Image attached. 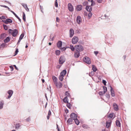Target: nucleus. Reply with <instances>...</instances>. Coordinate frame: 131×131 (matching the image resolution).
I'll use <instances>...</instances> for the list:
<instances>
[{
	"label": "nucleus",
	"mask_w": 131,
	"mask_h": 131,
	"mask_svg": "<svg viewBox=\"0 0 131 131\" xmlns=\"http://www.w3.org/2000/svg\"><path fill=\"white\" fill-rule=\"evenodd\" d=\"M75 48L76 51L79 52L82 51L84 50L83 46L81 45H78L75 46Z\"/></svg>",
	"instance_id": "1"
},
{
	"label": "nucleus",
	"mask_w": 131,
	"mask_h": 131,
	"mask_svg": "<svg viewBox=\"0 0 131 131\" xmlns=\"http://www.w3.org/2000/svg\"><path fill=\"white\" fill-rule=\"evenodd\" d=\"M66 61V59L64 56H61L59 59V63L62 64Z\"/></svg>",
	"instance_id": "2"
},
{
	"label": "nucleus",
	"mask_w": 131,
	"mask_h": 131,
	"mask_svg": "<svg viewBox=\"0 0 131 131\" xmlns=\"http://www.w3.org/2000/svg\"><path fill=\"white\" fill-rule=\"evenodd\" d=\"M83 61L88 64H90L91 62L90 58L88 57H84L83 59Z\"/></svg>",
	"instance_id": "3"
},
{
	"label": "nucleus",
	"mask_w": 131,
	"mask_h": 131,
	"mask_svg": "<svg viewBox=\"0 0 131 131\" xmlns=\"http://www.w3.org/2000/svg\"><path fill=\"white\" fill-rule=\"evenodd\" d=\"M79 40L78 37L74 36L72 39V42L73 44H75L77 43Z\"/></svg>",
	"instance_id": "4"
},
{
	"label": "nucleus",
	"mask_w": 131,
	"mask_h": 131,
	"mask_svg": "<svg viewBox=\"0 0 131 131\" xmlns=\"http://www.w3.org/2000/svg\"><path fill=\"white\" fill-rule=\"evenodd\" d=\"M68 9L70 12H72L74 10V8L73 6L71 3H69L68 4Z\"/></svg>",
	"instance_id": "5"
},
{
	"label": "nucleus",
	"mask_w": 131,
	"mask_h": 131,
	"mask_svg": "<svg viewBox=\"0 0 131 131\" xmlns=\"http://www.w3.org/2000/svg\"><path fill=\"white\" fill-rule=\"evenodd\" d=\"M74 34V31L73 29L71 28L70 29L69 31V37L70 38L72 37L73 36Z\"/></svg>",
	"instance_id": "6"
},
{
	"label": "nucleus",
	"mask_w": 131,
	"mask_h": 131,
	"mask_svg": "<svg viewBox=\"0 0 131 131\" xmlns=\"http://www.w3.org/2000/svg\"><path fill=\"white\" fill-rule=\"evenodd\" d=\"M2 21L6 24H7L8 23H11L13 22L12 20L10 18L7 19L5 20H2Z\"/></svg>",
	"instance_id": "7"
},
{
	"label": "nucleus",
	"mask_w": 131,
	"mask_h": 131,
	"mask_svg": "<svg viewBox=\"0 0 131 131\" xmlns=\"http://www.w3.org/2000/svg\"><path fill=\"white\" fill-rule=\"evenodd\" d=\"M52 79L53 82L56 87H58V81L57 79L55 76H52Z\"/></svg>",
	"instance_id": "8"
},
{
	"label": "nucleus",
	"mask_w": 131,
	"mask_h": 131,
	"mask_svg": "<svg viewBox=\"0 0 131 131\" xmlns=\"http://www.w3.org/2000/svg\"><path fill=\"white\" fill-rule=\"evenodd\" d=\"M70 117L72 119L74 120L77 119V116L75 113H73L71 114Z\"/></svg>",
	"instance_id": "9"
},
{
	"label": "nucleus",
	"mask_w": 131,
	"mask_h": 131,
	"mask_svg": "<svg viewBox=\"0 0 131 131\" xmlns=\"http://www.w3.org/2000/svg\"><path fill=\"white\" fill-rule=\"evenodd\" d=\"M82 6L81 5H79L77 6L76 9L77 11H79L82 10Z\"/></svg>",
	"instance_id": "10"
},
{
	"label": "nucleus",
	"mask_w": 131,
	"mask_h": 131,
	"mask_svg": "<svg viewBox=\"0 0 131 131\" xmlns=\"http://www.w3.org/2000/svg\"><path fill=\"white\" fill-rule=\"evenodd\" d=\"M113 106L114 110L116 111H117L119 110L118 106V105L115 103H114L113 104Z\"/></svg>",
	"instance_id": "11"
},
{
	"label": "nucleus",
	"mask_w": 131,
	"mask_h": 131,
	"mask_svg": "<svg viewBox=\"0 0 131 131\" xmlns=\"http://www.w3.org/2000/svg\"><path fill=\"white\" fill-rule=\"evenodd\" d=\"M85 9L87 11L89 12H91L92 10V7L90 5H89L88 6H86Z\"/></svg>",
	"instance_id": "12"
},
{
	"label": "nucleus",
	"mask_w": 131,
	"mask_h": 131,
	"mask_svg": "<svg viewBox=\"0 0 131 131\" xmlns=\"http://www.w3.org/2000/svg\"><path fill=\"white\" fill-rule=\"evenodd\" d=\"M74 56L75 58H78L80 56V52L76 50L74 52Z\"/></svg>",
	"instance_id": "13"
},
{
	"label": "nucleus",
	"mask_w": 131,
	"mask_h": 131,
	"mask_svg": "<svg viewBox=\"0 0 131 131\" xmlns=\"http://www.w3.org/2000/svg\"><path fill=\"white\" fill-rule=\"evenodd\" d=\"M77 23L80 24L81 22V18L79 16H78L77 18Z\"/></svg>",
	"instance_id": "14"
},
{
	"label": "nucleus",
	"mask_w": 131,
	"mask_h": 131,
	"mask_svg": "<svg viewBox=\"0 0 131 131\" xmlns=\"http://www.w3.org/2000/svg\"><path fill=\"white\" fill-rule=\"evenodd\" d=\"M18 33V30L16 29H14L13 31V32L12 34V35L13 37H15L17 34Z\"/></svg>",
	"instance_id": "15"
},
{
	"label": "nucleus",
	"mask_w": 131,
	"mask_h": 131,
	"mask_svg": "<svg viewBox=\"0 0 131 131\" xmlns=\"http://www.w3.org/2000/svg\"><path fill=\"white\" fill-rule=\"evenodd\" d=\"M7 93L9 95L8 96V98L9 99L12 96L13 93V91L12 90H10L8 91Z\"/></svg>",
	"instance_id": "16"
},
{
	"label": "nucleus",
	"mask_w": 131,
	"mask_h": 131,
	"mask_svg": "<svg viewBox=\"0 0 131 131\" xmlns=\"http://www.w3.org/2000/svg\"><path fill=\"white\" fill-rule=\"evenodd\" d=\"M111 87V94L112 96L114 97L115 96V94L114 91L113 90L112 88Z\"/></svg>",
	"instance_id": "17"
},
{
	"label": "nucleus",
	"mask_w": 131,
	"mask_h": 131,
	"mask_svg": "<svg viewBox=\"0 0 131 131\" xmlns=\"http://www.w3.org/2000/svg\"><path fill=\"white\" fill-rule=\"evenodd\" d=\"M62 45V42L61 41H59L57 42V46L58 48L61 47Z\"/></svg>",
	"instance_id": "18"
},
{
	"label": "nucleus",
	"mask_w": 131,
	"mask_h": 131,
	"mask_svg": "<svg viewBox=\"0 0 131 131\" xmlns=\"http://www.w3.org/2000/svg\"><path fill=\"white\" fill-rule=\"evenodd\" d=\"M116 124L117 126L120 127L121 126V123L118 120H117L116 121Z\"/></svg>",
	"instance_id": "19"
},
{
	"label": "nucleus",
	"mask_w": 131,
	"mask_h": 131,
	"mask_svg": "<svg viewBox=\"0 0 131 131\" xmlns=\"http://www.w3.org/2000/svg\"><path fill=\"white\" fill-rule=\"evenodd\" d=\"M111 123V121H110L109 122H106V127L107 128H108L110 126Z\"/></svg>",
	"instance_id": "20"
},
{
	"label": "nucleus",
	"mask_w": 131,
	"mask_h": 131,
	"mask_svg": "<svg viewBox=\"0 0 131 131\" xmlns=\"http://www.w3.org/2000/svg\"><path fill=\"white\" fill-rule=\"evenodd\" d=\"M67 73V71L65 69L63 71L61 72L60 73V75L62 76H63V77H64V76L66 75Z\"/></svg>",
	"instance_id": "21"
},
{
	"label": "nucleus",
	"mask_w": 131,
	"mask_h": 131,
	"mask_svg": "<svg viewBox=\"0 0 131 131\" xmlns=\"http://www.w3.org/2000/svg\"><path fill=\"white\" fill-rule=\"evenodd\" d=\"M4 104V102L2 100H0V109L3 108Z\"/></svg>",
	"instance_id": "22"
},
{
	"label": "nucleus",
	"mask_w": 131,
	"mask_h": 131,
	"mask_svg": "<svg viewBox=\"0 0 131 131\" xmlns=\"http://www.w3.org/2000/svg\"><path fill=\"white\" fill-rule=\"evenodd\" d=\"M72 119L71 118H69L67 121V123L69 125L71 124L73 121Z\"/></svg>",
	"instance_id": "23"
},
{
	"label": "nucleus",
	"mask_w": 131,
	"mask_h": 131,
	"mask_svg": "<svg viewBox=\"0 0 131 131\" xmlns=\"http://www.w3.org/2000/svg\"><path fill=\"white\" fill-rule=\"evenodd\" d=\"M10 37H7L4 40V42L7 43L9 42L10 40Z\"/></svg>",
	"instance_id": "24"
},
{
	"label": "nucleus",
	"mask_w": 131,
	"mask_h": 131,
	"mask_svg": "<svg viewBox=\"0 0 131 131\" xmlns=\"http://www.w3.org/2000/svg\"><path fill=\"white\" fill-rule=\"evenodd\" d=\"M63 101L65 103H68V100L67 96H66L63 99Z\"/></svg>",
	"instance_id": "25"
},
{
	"label": "nucleus",
	"mask_w": 131,
	"mask_h": 131,
	"mask_svg": "<svg viewBox=\"0 0 131 131\" xmlns=\"http://www.w3.org/2000/svg\"><path fill=\"white\" fill-rule=\"evenodd\" d=\"M62 86V83L61 82H59L58 83V87H56L57 88H61Z\"/></svg>",
	"instance_id": "26"
},
{
	"label": "nucleus",
	"mask_w": 131,
	"mask_h": 131,
	"mask_svg": "<svg viewBox=\"0 0 131 131\" xmlns=\"http://www.w3.org/2000/svg\"><path fill=\"white\" fill-rule=\"evenodd\" d=\"M12 13L18 19L19 21L20 22H21V19L14 12H12Z\"/></svg>",
	"instance_id": "27"
},
{
	"label": "nucleus",
	"mask_w": 131,
	"mask_h": 131,
	"mask_svg": "<svg viewBox=\"0 0 131 131\" xmlns=\"http://www.w3.org/2000/svg\"><path fill=\"white\" fill-rule=\"evenodd\" d=\"M92 69L93 71L96 72L97 70V69L95 65H92Z\"/></svg>",
	"instance_id": "28"
},
{
	"label": "nucleus",
	"mask_w": 131,
	"mask_h": 131,
	"mask_svg": "<svg viewBox=\"0 0 131 131\" xmlns=\"http://www.w3.org/2000/svg\"><path fill=\"white\" fill-rule=\"evenodd\" d=\"M83 6H88L89 5V2L87 1H85L83 3Z\"/></svg>",
	"instance_id": "29"
},
{
	"label": "nucleus",
	"mask_w": 131,
	"mask_h": 131,
	"mask_svg": "<svg viewBox=\"0 0 131 131\" xmlns=\"http://www.w3.org/2000/svg\"><path fill=\"white\" fill-rule=\"evenodd\" d=\"M74 120V122H75V123L77 125H78L79 123L80 122L77 119H77H75Z\"/></svg>",
	"instance_id": "30"
},
{
	"label": "nucleus",
	"mask_w": 131,
	"mask_h": 131,
	"mask_svg": "<svg viewBox=\"0 0 131 131\" xmlns=\"http://www.w3.org/2000/svg\"><path fill=\"white\" fill-rule=\"evenodd\" d=\"M23 19L24 21H26V16L24 12H23Z\"/></svg>",
	"instance_id": "31"
},
{
	"label": "nucleus",
	"mask_w": 131,
	"mask_h": 131,
	"mask_svg": "<svg viewBox=\"0 0 131 131\" xmlns=\"http://www.w3.org/2000/svg\"><path fill=\"white\" fill-rule=\"evenodd\" d=\"M20 126V124L19 123H17L16 124L15 126V128L18 129Z\"/></svg>",
	"instance_id": "32"
},
{
	"label": "nucleus",
	"mask_w": 131,
	"mask_h": 131,
	"mask_svg": "<svg viewBox=\"0 0 131 131\" xmlns=\"http://www.w3.org/2000/svg\"><path fill=\"white\" fill-rule=\"evenodd\" d=\"M67 106L69 108H71V104L70 103H67Z\"/></svg>",
	"instance_id": "33"
},
{
	"label": "nucleus",
	"mask_w": 131,
	"mask_h": 131,
	"mask_svg": "<svg viewBox=\"0 0 131 131\" xmlns=\"http://www.w3.org/2000/svg\"><path fill=\"white\" fill-rule=\"evenodd\" d=\"M103 91L105 93L107 91V88L105 86H103Z\"/></svg>",
	"instance_id": "34"
},
{
	"label": "nucleus",
	"mask_w": 131,
	"mask_h": 131,
	"mask_svg": "<svg viewBox=\"0 0 131 131\" xmlns=\"http://www.w3.org/2000/svg\"><path fill=\"white\" fill-rule=\"evenodd\" d=\"M60 53V51L59 50H56V54L57 55H59Z\"/></svg>",
	"instance_id": "35"
},
{
	"label": "nucleus",
	"mask_w": 131,
	"mask_h": 131,
	"mask_svg": "<svg viewBox=\"0 0 131 131\" xmlns=\"http://www.w3.org/2000/svg\"><path fill=\"white\" fill-rule=\"evenodd\" d=\"M113 113H111L109 114V115L108 116V117L110 118H112L113 117Z\"/></svg>",
	"instance_id": "36"
},
{
	"label": "nucleus",
	"mask_w": 131,
	"mask_h": 131,
	"mask_svg": "<svg viewBox=\"0 0 131 131\" xmlns=\"http://www.w3.org/2000/svg\"><path fill=\"white\" fill-rule=\"evenodd\" d=\"M63 77H63V76H62L61 75H60L59 77V80L61 81H63Z\"/></svg>",
	"instance_id": "37"
},
{
	"label": "nucleus",
	"mask_w": 131,
	"mask_h": 131,
	"mask_svg": "<svg viewBox=\"0 0 131 131\" xmlns=\"http://www.w3.org/2000/svg\"><path fill=\"white\" fill-rule=\"evenodd\" d=\"M99 94L100 95H103V94H105V93L104 91L103 92V91H100L99 92Z\"/></svg>",
	"instance_id": "38"
},
{
	"label": "nucleus",
	"mask_w": 131,
	"mask_h": 131,
	"mask_svg": "<svg viewBox=\"0 0 131 131\" xmlns=\"http://www.w3.org/2000/svg\"><path fill=\"white\" fill-rule=\"evenodd\" d=\"M70 48L72 51H73L74 50L75 48V47H74L73 46L71 45H70Z\"/></svg>",
	"instance_id": "39"
},
{
	"label": "nucleus",
	"mask_w": 131,
	"mask_h": 131,
	"mask_svg": "<svg viewBox=\"0 0 131 131\" xmlns=\"http://www.w3.org/2000/svg\"><path fill=\"white\" fill-rule=\"evenodd\" d=\"M82 127L83 128L85 129H87L89 128L87 125L85 124L83 125Z\"/></svg>",
	"instance_id": "40"
},
{
	"label": "nucleus",
	"mask_w": 131,
	"mask_h": 131,
	"mask_svg": "<svg viewBox=\"0 0 131 131\" xmlns=\"http://www.w3.org/2000/svg\"><path fill=\"white\" fill-rule=\"evenodd\" d=\"M65 95L66 96H67V97L68 96H69L70 95V94L68 91H66L65 92Z\"/></svg>",
	"instance_id": "41"
},
{
	"label": "nucleus",
	"mask_w": 131,
	"mask_h": 131,
	"mask_svg": "<svg viewBox=\"0 0 131 131\" xmlns=\"http://www.w3.org/2000/svg\"><path fill=\"white\" fill-rule=\"evenodd\" d=\"M24 36V34L23 33H22V34L20 35L19 39H22Z\"/></svg>",
	"instance_id": "42"
},
{
	"label": "nucleus",
	"mask_w": 131,
	"mask_h": 131,
	"mask_svg": "<svg viewBox=\"0 0 131 131\" xmlns=\"http://www.w3.org/2000/svg\"><path fill=\"white\" fill-rule=\"evenodd\" d=\"M94 71H91V72L89 73V75L90 76H91V75H94Z\"/></svg>",
	"instance_id": "43"
},
{
	"label": "nucleus",
	"mask_w": 131,
	"mask_h": 131,
	"mask_svg": "<svg viewBox=\"0 0 131 131\" xmlns=\"http://www.w3.org/2000/svg\"><path fill=\"white\" fill-rule=\"evenodd\" d=\"M4 29L6 30H7V29L8 27L6 25L3 24V25Z\"/></svg>",
	"instance_id": "44"
},
{
	"label": "nucleus",
	"mask_w": 131,
	"mask_h": 131,
	"mask_svg": "<svg viewBox=\"0 0 131 131\" xmlns=\"http://www.w3.org/2000/svg\"><path fill=\"white\" fill-rule=\"evenodd\" d=\"M21 4L25 8H26L27 7V6L26 4L22 3Z\"/></svg>",
	"instance_id": "45"
},
{
	"label": "nucleus",
	"mask_w": 131,
	"mask_h": 131,
	"mask_svg": "<svg viewBox=\"0 0 131 131\" xmlns=\"http://www.w3.org/2000/svg\"><path fill=\"white\" fill-rule=\"evenodd\" d=\"M6 34L5 33L2 34L1 35V38H4Z\"/></svg>",
	"instance_id": "46"
},
{
	"label": "nucleus",
	"mask_w": 131,
	"mask_h": 131,
	"mask_svg": "<svg viewBox=\"0 0 131 131\" xmlns=\"http://www.w3.org/2000/svg\"><path fill=\"white\" fill-rule=\"evenodd\" d=\"M13 32V30L11 29H9L8 30V32L9 34H12Z\"/></svg>",
	"instance_id": "47"
},
{
	"label": "nucleus",
	"mask_w": 131,
	"mask_h": 131,
	"mask_svg": "<svg viewBox=\"0 0 131 131\" xmlns=\"http://www.w3.org/2000/svg\"><path fill=\"white\" fill-rule=\"evenodd\" d=\"M92 13L90 12L88 14V17L89 18H90L92 16Z\"/></svg>",
	"instance_id": "48"
},
{
	"label": "nucleus",
	"mask_w": 131,
	"mask_h": 131,
	"mask_svg": "<svg viewBox=\"0 0 131 131\" xmlns=\"http://www.w3.org/2000/svg\"><path fill=\"white\" fill-rule=\"evenodd\" d=\"M55 6L56 7H57L58 6V3L57 0H56L55 2Z\"/></svg>",
	"instance_id": "49"
},
{
	"label": "nucleus",
	"mask_w": 131,
	"mask_h": 131,
	"mask_svg": "<svg viewBox=\"0 0 131 131\" xmlns=\"http://www.w3.org/2000/svg\"><path fill=\"white\" fill-rule=\"evenodd\" d=\"M91 4H90L91 5H90L92 6H93V5H94L95 4V2L94 1H93L91 2Z\"/></svg>",
	"instance_id": "50"
},
{
	"label": "nucleus",
	"mask_w": 131,
	"mask_h": 131,
	"mask_svg": "<svg viewBox=\"0 0 131 131\" xmlns=\"http://www.w3.org/2000/svg\"><path fill=\"white\" fill-rule=\"evenodd\" d=\"M18 52V49L17 48L16 49L15 53V56L16 55Z\"/></svg>",
	"instance_id": "51"
},
{
	"label": "nucleus",
	"mask_w": 131,
	"mask_h": 131,
	"mask_svg": "<svg viewBox=\"0 0 131 131\" xmlns=\"http://www.w3.org/2000/svg\"><path fill=\"white\" fill-rule=\"evenodd\" d=\"M106 96L108 98H110V94L108 93H106Z\"/></svg>",
	"instance_id": "52"
},
{
	"label": "nucleus",
	"mask_w": 131,
	"mask_h": 131,
	"mask_svg": "<svg viewBox=\"0 0 131 131\" xmlns=\"http://www.w3.org/2000/svg\"><path fill=\"white\" fill-rule=\"evenodd\" d=\"M102 82L104 84V85H106V81L105 80H102Z\"/></svg>",
	"instance_id": "53"
},
{
	"label": "nucleus",
	"mask_w": 131,
	"mask_h": 131,
	"mask_svg": "<svg viewBox=\"0 0 131 131\" xmlns=\"http://www.w3.org/2000/svg\"><path fill=\"white\" fill-rule=\"evenodd\" d=\"M5 19V16H3L0 17V19Z\"/></svg>",
	"instance_id": "54"
},
{
	"label": "nucleus",
	"mask_w": 131,
	"mask_h": 131,
	"mask_svg": "<svg viewBox=\"0 0 131 131\" xmlns=\"http://www.w3.org/2000/svg\"><path fill=\"white\" fill-rule=\"evenodd\" d=\"M66 48L65 47L61 48V50L62 51H65L66 50Z\"/></svg>",
	"instance_id": "55"
},
{
	"label": "nucleus",
	"mask_w": 131,
	"mask_h": 131,
	"mask_svg": "<svg viewBox=\"0 0 131 131\" xmlns=\"http://www.w3.org/2000/svg\"><path fill=\"white\" fill-rule=\"evenodd\" d=\"M9 67L11 71H13V70H14V68L12 66H9Z\"/></svg>",
	"instance_id": "56"
},
{
	"label": "nucleus",
	"mask_w": 131,
	"mask_h": 131,
	"mask_svg": "<svg viewBox=\"0 0 131 131\" xmlns=\"http://www.w3.org/2000/svg\"><path fill=\"white\" fill-rule=\"evenodd\" d=\"M48 115L49 116H50L51 115V112L50 110L49 111Z\"/></svg>",
	"instance_id": "57"
},
{
	"label": "nucleus",
	"mask_w": 131,
	"mask_h": 131,
	"mask_svg": "<svg viewBox=\"0 0 131 131\" xmlns=\"http://www.w3.org/2000/svg\"><path fill=\"white\" fill-rule=\"evenodd\" d=\"M0 6L1 7H3L5 8H7L8 7L4 5H0Z\"/></svg>",
	"instance_id": "58"
},
{
	"label": "nucleus",
	"mask_w": 131,
	"mask_h": 131,
	"mask_svg": "<svg viewBox=\"0 0 131 131\" xmlns=\"http://www.w3.org/2000/svg\"><path fill=\"white\" fill-rule=\"evenodd\" d=\"M61 67V65H57L56 66V68H57L59 69Z\"/></svg>",
	"instance_id": "59"
},
{
	"label": "nucleus",
	"mask_w": 131,
	"mask_h": 131,
	"mask_svg": "<svg viewBox=\"0 0 131 131\" xmlns=\"http://www.w3.org/2000/svg\"><path fill=\"white\" fill-rule=\"evenodd\" d=\"M93 0H88V2H89V5H90L91 2H92Z\"/></svg>",
	"instance_id": "60"
},
{
	"label": "nucleus",
	"mask_w": 131,
	"mask_h": 131,
	"mask_svg": "<svg viewBox=\"0 0 131 131\" xmlns=\"http://www.w3.org/2000/svg\"><path fill=\"white\" fill-rule=\"evenodd\" d=\"M59 18L58 17H56V21L57 22H59Z\"/></svg>",
	"instance_id": "61"
},
{
	"label": "nucleus",
	"mask_w": 131,
	"mask_h": 131,
	"mask_svg": "<svg viewBox=\"0 0 131 131\" xmlns=\"http://www.w3.org/2000/svg\"><path fill=\"white\" fill-rule=\"evenodd\" d=\"M30 117H28L26 119V121H27L29 122L30 120Z\"/></svg>",
	"instance_id": "62"
},
{
	"label": "nucleus",
	"mask_w": 131,
	"mask_h": 131,
	"mask_svg": "<svg viewBox=\"0 0 131 131\" xmlns=\"http://www.w3.org/2000/svg\"><path fill=\"white\" fill-rule=\"evenodd\" d=\"M25 10L27 12H29V9L27 7H27L26 8H25Z\"/></svg>",
	"instance_id": "63"
},
{
	"label": "nucleus",
	"mask_w": 131,
	"mask_h": 131,
	"mask_svg": "<svg viewBox=\"0 0 131 131\" xmlns=\"http://www.w3.org/2000/svg\"><path fill=\"white\" fill-rule=\"evenodd\" d=\"M57 128L58 130V131H60L58 127V126L57 124Z\"/></svg>",
	"instance_id": "64"
}]
</instances>
